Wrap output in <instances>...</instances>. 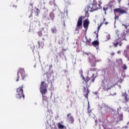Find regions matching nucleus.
Here are the masks:
<instances>
[{
    "instance_id": "nucleus-48",
    "label": "nucleus",
    "mask_w": 129,
    "mask_h": 129,
    "mask_svg": "<svg viewBox=\"0 0 129 129\" xmlns=\"http://www.w3.org/2000/svg\"><path fill=\"white\" fill-rule=\"evenodd\" d=\"M103 22H105V18H103Z\"/></svg>"
},
{
    "instance_id": "nucleus-23",
    "label": "nucleus",
    "mask_w": 129,
    "mask_h": 129,
    "mask_svg": "<svg viewBox=\"0 0 129 129\" xmlns=\"http://www.w3.org/2000/svg\"><path fill=\"white\" fill-rule=\"evenodd\" d=\"M58 128H60V129H63V128H64V129H66V126H64V125L60 123H58Z\"/></svg>"
},
{
    "instance_id": "nucleus-57",
    "label": "nucleus",
    "mask_w": 129,
    "mask_h": 129,
    "mask_svg": "<svg viewBox=\"0 0 129 129\" xmlns=\"http://www.w3.org/2000/svg\"><path fill=\"white\" fill-rule=\"evenodd\" d=\"M100 26H102V24H101Z\"/></svg>"
},
{
    "instance_id": "nucleus-39",
    "label": "nucleus",
    "mask_w": 129,
    "mask_h": 129,
    "mask_svg": "<svg viewBox=\"0 0 129 129\" xmlns=\"http://www.w3.org/2000/svg\"><path fill=\"white\" fill-rule=\"evenodd\" d=\"M122 26H124V27H125V29L127 28V25H125L124 24H123Z\"/></svg>"
},
{
    "instance_id": "nucleus-13",
    "label": "nucleus",
    "mask_w": 129,
    "mask_h": 129,
    "mask_svg": "<svg viewBox=\"0 0 129 129\" xmlns=\"http://www.w3.org/2000/svg\"><path fill=\"white\" fill-rule=\"evenodd\" d=\"M102 75L104 76L105 79H108V76L109 77V75L107 73V69H103L102 70Z\"/></svg>"
},
{
    "instance_id": "nucleus-47",
    "label": "nucleus",
    "mask_w": 129,
    "mask_h": 129,
    "mask_svg": "<svg viewBox=\"0 0 129 129\" xmlns=\"http://www.w3.org/2000/svg\"><path fill=\"white\" fill-rule=\"evenodd\" d=\"M95 123H97V120H95Z\"/></svg>"
},
{
    "instance_id": "nucleus-56",
    "label": "nucleus",
    "mask_w": 129,
    "mask_h": 129,
    "mask_svg": "<svg viewBox=\"0 0 129 129\" xmlns=\"http://www.w3.org/2000/svg\"><path fill=\"white\" fill-rule=\"evenodd\" d=\"M17 1V2H18V1H19V0H16Z\"/></svg>"
},
{
    "instance_id": "nucleus-42",
    "label": "nucleus",
    "mask_w": 129,
    "mask_h": 129,
    "mask_svg": "<svg viewBox=\"0 0 129 129\" xmlns=\"http://www.w3.org/2000/svg\"><path fill=\"white\" fill-rule=\"evenodd\" d=\"M121 45H122V43L121 42H120L119 44V46H121Z\"/></svg>"
},
{
    "instance_id": "nucleus-26",
    "label": "nucleus",
    "mask_w": 129,
    "mask_h": 129,
    "mask_svg": "<svg viewBox=\"0 0 129 129\" xmlns=\"http://www.w3.org/2000/svg\"><path fill=\"white\" fill-rule=\"evenodd\" d=\"M91 43V39H87L86 44V45H90V43Z\"/></svg>"
},
{
    "instance_id": "nucleus-7",
    "label": "nucleus",
    "mask_w": 129,
    "mask_h": 129,
    "mask_svg": "<svg viewBox=\"0 0 129 129\" xmlns=\"http://www.w3.org/2000/svg\"><path fill=\"white\" fill-rule=\"evenodd\" d=\"M86 54L89 56V61L91 63V66L95 67V62H97L95 56H94V55H93L92 54L90 53V52L86 53Z\"/></svg>"
},
{
    "instance_id": "nucleus-41",
    "label": "nucleus",
    "mask_w": 129,
    "mask_h": 129,
    "mask_svg": "<svg viewBox=\"0 0 129 129\" xmlns=\"http://www.w3.org/2000/svg\"><path fill=\"white\" fill-rule=\"evenodd\" d=\"M128 48H129V45H127L125 50H127V51H128Z\"/></svg>"
},
{
    "instance_id": "nucleus-44",
    "label": "nucleus",
    "mask_w": 129,
    "mask_h": 129,
    "mask_svg": "<svg viewBox=\"0 0 129 129\" xmlns=\"http://www.w3.org/2000/svg\"><path fill=\"white\" fill-rule=\"evenodd\" d=\"M60 14L62 17H64V13H61Z\"/></svg>"
},
{
    "instance_id": "nucleus-40",
    "label": "nucleus",
    "mask_w": 129,
    "mask_h": 129,
    "mask_svg": "<svg viewBox=\"0 0 129 129\" xmlns=\"http://www.w3.org/2000/svg\"><path fill=\"white\" fill-rule=\"evenodd\" d=\"M86 33H85V39L86 40V41H87V40H88V39H87V36H86Z\"/></svg>"
},
{
    "instance_id": "nucleus-45",
    "label": "nucleus",
    "mask_w": 129,
    "mask_h": 129,
    "mask_svg": "<svg viewBox=\"0 0 129 129\" xmlns=\"http://www.w3.org/2000/svg\"><path fill=\"white\" fill-rule=\"evenodd\" d=\"M89 107H90V106H89V102H88V109H89Z\"/></svg>"
},
{
    "instance_id": "nucleus-28",
    "label": "nucleus",
    "mask_w": 129,
    "mask_h": 129,
    "mask_svg": "<svg viewBox=\"0 0 129 129\" xmlns=\"http://www.w3.org/2000/svg\"><path fill=\"white\" fill-rule=\"evenodd\" d=\"M122 68L123 70H126V69H127V67H126V64H124L122 66Z\"/></svg>"
},
{
    "instance_id": "nucleus-46",
    "label": "nucleus",
    "mask_w": 129,
    "mask_h": 129,
    "mask_svg": "<svg viewBox=\"0 0 129 129\" xmlns=\"http://www.w3.org/2000/svg\"><path fill=\"white\" fill-rule=\"evenodd\" d=\"M105 25H108V22H106L105 23Z\"/></svg>"
},
{
    "instance_id": "nucleus-2",
    "label": "nucleus",
    "mask_w": 129,
    "mask_h": 129,
    "mask_svg": "<svg viewBox=\"0 0 129 129\" xmlns=\"http://www.w3.org/2000/svg\"><path fill=\"white\" fill-rule=\"evenodd\" d=\"M92 73V77L91 78L87 77L86 79L84 78L83 75H82V70L80 71V74H81V78L83 80L85 81V83L87 84L89 82V83H91V82H94V80H95V77L96 76V74L97 72L95 71V69H91L90 72Z\"/></svg>"
},
{
    "instance_id": "nucleus-22",
    "label": "nucleus",
    "mask_w": 129,
    "mask_h": 129,
    "mask_svg": "<svg viewBox=\"0 0 129 129\" xmlns=\"http://www.w3.org/2000/svg\"><path fill=\"white\" fill-rule=\"evenodd\" d=\"M127 50L125 49L124 50V55L125 58H127V60L129 61V56L127 55Z\"/></svg>"
},
{
    "instance_id": "nucleus-49",
    "label": "nucleus",
    "mask_w": 129,
    "mask_h": 129,
    "mask_svg": "<svg viewBox=\"0 0 129 129\" xmlns=\"http://www.w3.org/2000/svg\"><path fill=\"white\" fill-rule=\"evenodd\" d=\"M104 14L105 15H106V11H105Z\"/></svg>"
},
{
    "instance_id": "nucleus-33",
    "label": "nucleus",
    "mask_w": 129,
    "mask_h": 129,
    "mask_svg": "<svg viewBox=\"0 0 129 129\" xmlns=\"http://www.w3.org/2000/svg\"><path fill=\"white\" fill-rule=\"evenodd\" d=\"M110 94V95H112V96H113L114 95H116V93L114 92L113 93H112V92H111Z\"/></svg>"
},
{
    "instance_id": "nucleus-34",
    "label": "nucleus",
    "mask_w": 129,
    "mask_h": 129,
    "mask_svg": "<svg viewBox=\"0 0 129 129\" xmlns=\"http://www.w3.org/2000/svg\"><path fill=\"white\" fill-rule=\"evenodd\" d=\"M47 124H48L49 125H50V126H51V125L50 124V123L51 122V120H48L47 121H46Z\"/></svg>"
},
{
    "instance_id": "nucleus-52",
    "label": "nucleus",
    "mask_w": 129,
    "mask_h": 129,
    "mask_svg": "<svg viewBox=\"0 0 129 129\" xmlns=\"http://www.w3.org/2000/svg\"><path fill=\"white\" fill-rule=\"evenodd\" d=\"M115 23H116V21H115Z\"/></svg>"
},
{
    "instance_id": "nucleus-3",
    "label": "nucleus",
    "mask_w": 129,
    "mask_h": 129,
    "mask_svg": "<svg viewBox=\"0 0 129 129\" xmlns=\"http://www.w3.org/2000/svg\"><path fill=\"white\" fill-rule=\"evenodd\" d=\"M115 34L117 35V38H116L114 40V47H117V45H118L119 42H121V41H123V40L126 41V39H125V35L123 32H121L118 30H116L115 31Z\"/></svg>"
},
{
    "instance_id": "nucleus-14",
    "label": "nucleus",
    "mask_w": 129,
    "mask_h": 129,
    "mask_svg": "<svg viewBox=\"0 0 129 129\" xmlns=\"http://www.w3.org/2000/svg\"><path fill=\"white\" fill-rule=\"evenodd\" d=\"M38 35L39 37H47V32L42 29L41 31L38 32Z\"/></svg>"
},
{
    "instance_id": "nucleus-12",
    "label": "nucleus",
    "mask_w": 129,
    "mask_h": 129,
    "mask_svg": "<svg viewBox=\"0 0 129 129\" xmlns=\"http://www.w3.org/2000/svg\"><path fill=\"white\" fill-rule=\"evenodd\" d=\"M114 13H118V14H121V15H122L123 14H126V11L122 10L120 8H116L114 9Z\"/></svg>"
},
{
    "instance_id": "nucleus-30",
    "label": "nucleus",
    "mask_w": 129,
    "mask_h": 129,
    "mask_svg": "<svg viewBox=\"0 0 129 129\" xmlns=\"http://www.w3.org/2000/svg\"><path fill=\"white\" fill-rule=\"evenodd\" d=\"M94 94H95V95H97V98H99V96H98V91H96L94 92Z\"/></svg>"
},
{
    "instance_id": "nucleus-25",
    "label": "nucleus",
    "mask_w": 129,
    "mask_h": 129,
    "mask_svg": "<svg viewBox=\"0 0 129 129\" xmlns=\"http://www.w3.org/2000/svg\"><path fill=\"white\" fill-rule=\"evenodd\" d=\"M101 27V25H100L97 28V33H96V31H95L94 33L95 34H96V38H98V32L99 31V30H100V27Z\"/></svg>"
},
{
    "instance_id": "nucleus-9",
    "label": "nucleus",
    "mask_w": 129,
    "mask_h": 129,
    "mask_svg": "<svg viewBox=\"0 0 129 129\" xmlns=\"http://www.w3.org/2000/svg\"><path fill=\"white\" fill-rule=\"evenodd\" d=\"M16 97L18 99H21L22 97L25 98V95L24 94V91L23 90V87H20L17 89Z\"/></svg>"
},
{
    "instance_id": "nucleus-15",
    "label": "nucleus",
    "mask_w": 129,
    "mask_h": 129,
    "mask_svg": "<svg viewBox=\"0 0 129 129\" xmlns=\"http://www.w3.org/2000/svg\"><path fill=\"white\" fill-rule=\"evenodd\" d=\"M67 116H68V119L70 121V122L71 123H74V118L73 117V116H72V115H71V113H68L67 114Z\"/></svg>"
},
{
    "instance_id": "nucleus-20",
    "label": "nucleus",
    "mask_w": 129,
    "mask_h": 129,
    "mask_svg": "<svg viewBox=\"0 0 129 129\" xmlns=\"http://www.w3.org/2000/svg\"><path fill=\"white\" fill-rule=\"evenodd\" d=\"M57 30L56 27H53L51 28V32L52 34H56V33H57Z\"/></svg>"
},
{
    "instance_id": "nucleus-36",
    "label": "nucleus",
    "mask_w": 129,
    "mask_h": 129,
    "mask_svg": "<svg viewBox=\"0 0 129 129\" xmlns=\"http://www.w3.org/2000/svg\"><path fill=\"white\" fill-rule=\"evenodd\" d=\"M32 14H33V11H31V13L30 15V16H29V18H32Z\"/></svg>"
},
{
    "instance_id": "nucleus-32",
    "label": "nucleus",
    "mask_w": 129,
    "mask_h": 129,
    "mask_svg": "<svg viewBox=\"0 0 129 129\" xmlns=\"http://www.w3.org/2000/svg\"><path fill=\"white\" fill-rule=\"evenodd\" d=\"M43 103H44L45 105L48 106V101L47 100L43 101Z\"/></svg>"
},
{
    "instance_id": "nucleus-10",
    "label": "nucleus",
    "mask_w": 129,
    "mask_h": 129,
    "mask_svg": "<svg viewBox=\"0 0 129 129\" xmlns=\"http://www.w3.org/2000/svg\"><path fill=\"white\" fill-rule=\"evenodd\" d=\"M122 114H117L116 115H114V122H118V121H120V120H122Z\"/></svg>"
},
{
    "instance_id": "nucleus-31",
    "label": "nucleus",
    "mask_w": 129,
    "mask_h": 129,
    "mask_svg": "<svg viewBox=\"0 0 129 129\" xmlns=\"http://www.w3.org/2000/svg\"><path fill=\"white\" fill-rule=\"evenodd\" d=\"M106 39L107 40H110V34H108L106 35Z\"/></svg>"
},
{
    "instance_id": "nucleus-55",
    "label": "nucleus",
    "mask_w": 129,
    "mask_h": 129,
    "mask_svg": "<svg viewBox=\"0 0 129 129\" xmlns=\"http://www.w3.org/2000/svg\"><path fill=\"white\" fill-rule=\"evenodd\" d=\"M59 44H61V43H60V42H59Z\"/></svg>"
},
{
    "instance_id": "nucleus-59",
    "label": "nucleus",
    "mask_w": 129,
    "mask_h": 129,
    "mask_svg": "<svg viewBox=\"0 0 129 129\" xmlns=\"http://www.w3.org/2000/svg\"><path fill=\"white\" fill-rule=\"evenodd\" d=\"M76 44H77V42H76Z\"/></svg>"
},
{
    "instance_id": "nucleus-53",
    "label": "nucleus",
    "mask_w": 129,
    "mask_h": 129,
    "mask_svg": "<svg viewBox=\"0 0 129 129\" xmlns=\"http://www.w3.org/2000/svg\"><path fill=\"white\" fill-rule=\"evenodd\" d=\"M113 55H114V53H113Z\"/></svg>"
},
{
    "instance_id": "nucleus-16",
    "label": "nucleus",
    "mask_w": 129,
    "mask_h": 129,
    "mask_svg": "<svg viewBox=\"0 0 129 129\" xmlns=\"http://www.w3.org/2000/svg\"><path fill=\"white\" fill-rule=\"evenodd\" d=\"M88 26H89V21L86 20L84 22V28L85 29V34H86V31L88 29Z\"/></svg>"
},
{
    "instance_id": "nucleus-21",
    "label": "nucleus",
    "mask_w": 129,
    "mask_h": 129,
    "mask_svg": "<svg viewBox=\"0 0 129 129\" xmlns=\"http://www.w3.org/2000/svg\"><path fill=\"white\" fill-rule=\"evenodd\" d=\"M100 108L101 109H102V108H105V109H108V106L107 105H105V104H102L100 106Z\"/></svg>"
},
{
    "instance_id": "nucleus-24",
    "label": "nucleus",
    "mask_w": 129,
    "mask_h": 129,
    "mask_svg": "<svg viewBox=\"0 0 129 129\" xmlns=\"http://www.w3.org/2000/svg\"><path fill=\"white\" fill-rule=\"evenodd\" d=\"M35 14L36 16H39V14H40V10L37 8H35Z\"/></svg>"
},
{
    "instance_id": "nucleus-18",
    "label": "nucleus",
    "mask_w": 129,
    "mask_h": 129,
    "mask_svg": "<svg viewBox=\"0 0 129 129\" xmlns=\"http://www.w3.org/2000/svg\"><path fill=\"white\" fill-rule=\"evenodd\" d=\"M92 45H93V46L96 48L97 50L99 49V46H98L99 45V42L98 41H93L92 42Z\"/></svg>"
},
{
    "instance_id": "nucleus-4",
    "label": "nucleus",
    "mask_w": 129,
    "mask_h": 129,
    "mask_svg": "<svg viewBox=\"0 0 129 129\" xmlns=\"http://www.w3.org/2000/svg\"><path fill=\"white\" fill-rule=\"evenodd\" d=\"M48 10L47 9H44V12L42 15V20L43 21H52L54 22V19H55V14L53 12H51L48 14Z\"/></svg>"
},
{
    "instance_id": "nucleus-43",
    "label": "nucleus",
    "mask_w": 129,
    "mask_h": 129,
    "mask_svg": "<svg viewBox=\"0 0 129 129\" xmlns=\"http://www.w3.org/2000/svg\"><path fill=\"white\" fill-rule=\"evenodd\" d=\"M120 53H121V51H120V50L117 52V54H120Z\"/></svg>"
},
{
    "instance_id": "nucleus-54",
    "label": "nucleus",
    "mask_w": 129,
    "mask_h": 129,
    "mask_svg": "<svg viewBox=\"0 0 129 129\" xmlns=\"http://www.w3.org/2000/svg\"><path fill=\"white\" fill-rule=\"evenodd\" d=\"M34 67H36V65H34Z\"/></svg>"
},
{
    "instance_id": "nucleus-38",
    "label": "nucleus",
    "mask_w": 129,
    "mask_h": 129,
    "mask_svg": "<svg viewBox=\"0 0 129 129\" xmlns=\"http://www.w3.org/2000/svg\"><path fill=\"white\" fill-rule=\"evenodd\" d=\"M53 6L56 7V3H55V0H53Z\"/></svg>"
},
{
    "instance_id": "nucleus-19",
    "label": "nucleus",
    "mask_w": 129,
    "mask_h": 129,
    "mask_svg": "<svg viewBox=\"0 0 129 129\" xmlns=\"http://www.w3.org/2000/svg\"><path fill=\"white\" fill-rule=\"evenodd\" d=\"M122 96H124L125 101H128L129 100V97L128 95H127V94H126V92H125L124 94H122Z\"/></svg>"
},
{
    "instance_id": "nucleus-17",
    "label": "nucleus",
    "mask_w": 129,
    "mask_h": 129,
    "mask_svg": "<svg viewBox=\"0 0 129 129\" xmlns=\"http://www.w3.org/2000/svg\"><path fill=\"white\" fill-rule=\"evenodd\" d=\"M83 92H84L85 97H86V98H88V94L90 92V91L88 89V88H87V90H86V88H85V87H84Z\"/></svg>"
},
{
    "instance_id": "nucleus-58",
    "label": "nucleus",
    "mask_w": 129,
    "mask_h": 129,
    "mask_svg": "<svg viewBox=\"0 0 129 129\" xmlns=\"http://www.w3.org/2000/svg\"><path fill=\"white\" fill-rule=\"evenodd\" d=\"M114 15H115V13H114Z\"/></svg>"
},
{
    "instance_id": "nucleus-37",
    "label": "nucleus",
    "mask_w": 129,
    "mask_h": 129,
    "mask_svg": "<svg viewBox=\"0 0 129 129\" xmlns=\"http://www.w3.org/2000/svg\"><path fill=\"white\" fill-rule=\"evenodd\" d=\"M115 20H117L118 19V16H115V18H114Z\"/></svg>"
},
{
    "instance_id": "nucleus-8",
    "label": "nucleus",
    "mask_w": 129,
    "mask_h": 129,
    "mask_svg": "<svg viewBox=\"0 0 129 129\" xmlns=\"http://www.w3.org/2000/svg\"><path fill=\"white\" fill-rule=\"evenodd\" d=\"M20 75L21 76L22 78V80H25V78L27 77V75H26L25 73V70L23 69H19L17 73V79L16 80L17 82L19 81V78H20Z\"/></svg>"
},
{
    "instance_id": "nucleus-29",
    "label": "nucleus",
    "mask_w": 129,
    "mask_h": 129,
    "mask_svg": "<svg viewBox=\"0 0 129 129\" xmlns=\"http://www.w3.org/2000/svg\"><path fill=\"white\" fill-rule=\"evenodd\" d=\"M103 11H104V12H105V11L108 10V7H107V6H104L103 8Z\"/></svg>"
},
{
    "instance_id": "nucleus-1",
    "label": "nucleus",
    "mask_w": 129,
    "mask_h": 129,
    "mask_svg": "<svg viewBox=\"0 0 129 129\" xmlns=\"http://www.w3.org/2000/svg\"><path fill=\"white\" fill-rule=\"evenodd\" d=\"M100 5H101V2L99 1V4L97 5L96 1L94 0L92 4H90L87 8H85V17H89L88 12H94V11H97L98 9H100Z\"/></svg>"
},
{
    "instance_id": "nucleus-6",
    "label": "nucleus",
    "mask_w": 129,
    "mask_h": 129,
    "mask_svg": "<svg viewBox=\"0 0 129 129\" xmlns=\"http://www.w3.org/2000/svg\"><path fill=\"white\" fill-rule=\"evenodd\" d=\"M47 87H48V85H47L45 82H42L40 85V91L42 94L43 98H44V95H45V93L47 92Z\"/></svg>"
},
{
    "instance_id": "nucleus-5",
    "label": "nucleus",
    "mask_w": 129,
    "mask_h": 129,
    "mask_svg": "<svg viewBox=\"0 0 129 129\" xmlns=\"http://www.w3.org/2000/svg\"><path fill=\"white\" fill-rule=\"evenodd\" d=\"M110 78L108 76V79H105L101 84L102 88L104 91H108L109 89H110L112 87H113L112 84L109 81Z\"/></svg>"
},
{
    "instance_id": "nucleus-50",
    "label": "nucleus",
    "mask_w": 129,
    "mask_h": 129,
    "mask_svg": "<svg viewBox=\"0 0 129 129\" xmlns=\"http://www.w3.org/2000/svg\"><path fill=\"white\" fill-rule=\"evenodd\" d=\"M118 60H119V61H120L121 62H122L121 59H119Z\"/></svg>"
},
{
    "instance_id": "nucleus-27",
    "label": "nucleus",
    "mask_w": 129,
    "mask_h": 129,
    "mask_svg": "<svg viewBox=\"0 0 129 129\" xmlns=\"http://www.w3.org/2000/svg\"><path fill=\"white\" fill-rule=\"evenodd\" d=\"M38 45L39 46V47H41V48H43V47L44 46V42H38Z\"/></svg>"
},
{
    "instance_id": "nucleus-11",
    "label": "nucleus",
    "mask_w": 129,
    "mask_h": 129,
    "mask_svg": "<svg viewBox=\"0 0 129 129\" xmlns=\"http://www.w3.org/2000/svg\"><path fill=\"white\" fill-rule=\"evenodd\" d=\"M82 26V17L79 18L75 31H79V28Z\"/></svg>"
},
{
    "instance_id": "nucleus-51",
    "label": "nucleus",
    "mask_w": 129,
    "mask_h": 129,
    "mask_svg": "<svg viewBox=\"0 0 129 129\" xmlns=\"http://www.w3.org/2000/svg\"><path fill=\"white\" fill-rule=\"evenodd\" d=\"M64 72H67V71L65 70V71H64Z\"/></svg>"
},
{
    "instance_id": "nucleus-35",
    "label": "nucleus",
    "mask_w": 129,
    "mask_h": 129,
    "mask_svg": "<svg viewBox=\"0 0 129 129\" xmlns=\"http://www.w3.org/2000/svg\"><path fill=\"white\" fill-rule=\"evenodd\" d=\"M54 4V0L53 1L49 2V5H53Z\"/></svg>"
}]
</instances>
